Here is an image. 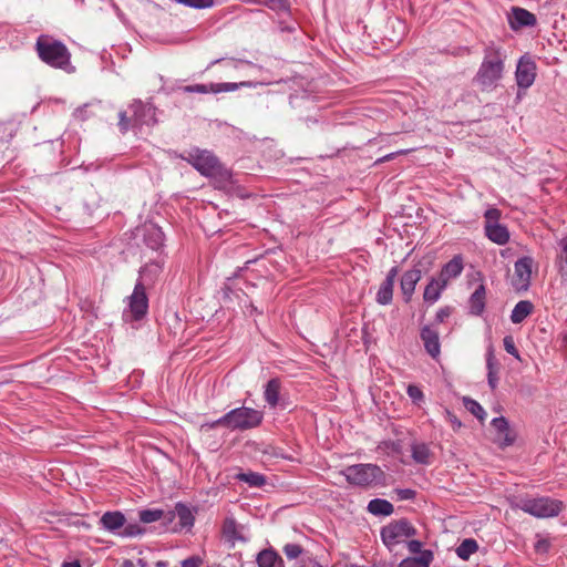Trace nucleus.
<instances>
[{"label":"nucleus","instance_id":"nucleus-39","mask_svg":"<svg viewBox=\"0 0 567 567\" xmlns=\"http://www.w3.org/2000/svg\"><path fill=\"white\" fill-rule=\"evenodd\" d=\"M406 392L413 403L420 404L424 401V394L419 386L410 384L406 389Z\"/></svg>","mask_w":567,"mask_h":567},{"label":"nucleus","instance_id":"nucleus-4","mask_svg":"<svg viewBox=\"0 0 567 567\" xmlns=\"http://www.w3.org/2000/svg\"><path fill=\"white\" fill-rule=\"evenodd\" d=\"M262 419L264 413L261 411L241 406L229 411L214 422L203 424L202 427L215 429L217 426H224L231 431H246L259 426Z\"/></svg>","mask_w":567,"mask_h":567},{"label":"nucleus","instance_id":"nucleus-27","mask_svg":"<svg viewBox=\"0 0 567 567\" xmlns=\"http://www.w3.org/2000/svg\"><path fill=\"white\" fill-rule=\"evenodd\" d=\"M534 306L529 300L518 301L511 313V320L513 323L523 322L532 312Z\"/></svg>","mask_w":567,"mask_h":567},{"label":"nucleus","instance_id":"nucleus-10","mask_svg":"<svg viewBox=\"0 0 567 567\" xmlns=\"http://www.w3.org/2000/svg\"><path fill=\"white\" fill-rule=\"evenodd\" d=\"M148 310V298L143 281L138 280L130 297H127V308L123 311L125 320L138 321L143 319Z\"/></svg>","mask_w":567,"mask_h":567},{"label":"nucleus","instance_id":"nucleus-46","mask_svg":"<svg viewBox=\"0 0 567 567\" xmlns=\"http://www.w3.org/2000/svg\"><path fill=\"white\" fill-rule=\"evenodd\" d=\"M451 315V308L450 307H444V308H441L437 310L436 315H435V321L437 323H442L444 322V320L446 318H449Z\"/></svg>","mask_w":567,"mask_h":567},{"label":"nucleus","instance_id":"nucleus-9","mask_svg":"<svg viewBox=\"0 0 567 567\" xmlns=\"http://www.w3.org/2000/svg\"><path fill=\"white\" fill-rule=\"evenodd\" d=\"M519 508L537 518H548L555 517L561 512L563 503L547 496L533 497L522 499Z\"/></svg>","mask_w":567,"mask_h":567},{"label":"nucleus","instance_id":"nucleus-13","mask_svg":"<svg viewBox=\"0 0 567 567\" xmlns=\"http://www.w3.org/2000/svg\"><path fill=\"white\" fill-rule=\"evenodd\" d=\"M249 85L250 84L248 82L194 84V85L184 86L183 91L188 92V93H199V94H207V93L217 94V93H221V92H233V91H236L240 86H249Z\"/></svg>","mask_w":567,"mask_h":567},{"label":"nucleus","instance_id":"nucleus-31","mask_svg":"<svg viewBox=\"0 0 567 567\" xmlns=\"http://www.w3.org/2000/svg\"><path fill=\"white\" fill-rule=\"evenodd\" d=\"M478 549V544L475 539L473 538H466L464 539L456 548V555L462 559V560H467L471 555H473L474 553H476Z\"/></svg>","mask_w":567,"mask_h":567},{"label":"nucleus","instance_id":"nucleus-11","mask_svg":"<svg viewBox=\"0 0 567 567\" xmlns=\"http://www.w3.org/2000/svg\"><path fill=\"white\" fill-rule=\"evenodd\" d=\"M534 259L524 256L514 264V275L511 280L513 289L517 292L526 291L530 286Z\"/></svg>","mask_w":567,"mask_h":567},{"label":"nucleus","instance_id":"nucleus-40","mask_svg":"<svg viewBox=\"0 0 567 567\" xmlns=\"http://www.w3.org/2000/svg\"><path fill=\"white\" fill-rule=\"evenodd\" d=\"M159 271L161 267L158 264H147L140 271L141 280L145 279L147 276H157Z\"/></svg>","mask_w":567,"mask_h":567},{"label":"nucleus","instance_id":"nucleus-49","mask_svg":"<svg viewBox=\"0 0 567 567\" xmlns=\"http://www.w3.org/2000/svg\"><path fill=\"white\" fill-rule=\"evenodd\" d=\"M399 274V268L396 266L392 267L388 274H386V277L384 279V281H388V282H391L394 285V281H395V278Z\"/></svg>","mask_w":567,"mask_h":567},{"label":"nucleus","instance_id":"nucleus-28","mask_svg":"<svg viewBox=\"0 0 567 567\" xmlns=\"http://www.w3.org/2000/svg\"><path fill=\"white\" fill-rule=\"evenodd\" d=\"M492 425L497 431L498 434L503 435L502 444L508 446L514 443L515 436L512 435L508 422L504 416L494 417L492 420Z\"/></svg>","mask_w":567,"mask_h":567},{"label":"nucleus","instance_id":"nucleus-25","mask_svg":"<svg viewBox=\"0 0 567 567\" xmlns=\"http://www.w3.org/2000/svg\"><path fill=\"white\" fill-rule=\"evenodd\" d=\"M144 240L150 248H152L153 250H157L159 247L163 246L164 234L161 230V228L151 225L150 227L145 228Z\"/></svg>","mask_w":567,"mask_h":567},{"label":"nucleus","instance_id":"nucleus-6","mask_svg":"<svg viewBox=\"0 0 567 567\" xmlns=\"http://www.w3.org/2000/svg\"><path fill=\"white\" fill-rule=\"evenodd\" d=\"M342 474L349 484L359 487H370L383 484L385 481V473L383 470L379 465L371 463L347 466L342 471Z\"/></svg>","mask_w":567,"mask_h":567},{"label":"nucleus","instance_id":"nucleus-14","mask_svg":"<svg viewBox=\"0 0 567 567\" xmlns=\"http://www.w3.org/2000/svg\"><path fill=\"white\" fill-rule=\"evenodd\" d=\"M507 19L511 29L514 31L532 28L537 23L536 16L520 7H513L507 14Z\"/></svg>","mask_w":567,"mask_h":567},{"label":"nucleus","instance_id":"nucleus-23","mask_svg":"<svg viewBox=\"0 0 567 567\" xmlns=\"http://www.w3.org/2000/svg\"><path fill=\"white\" fill-rule=\"evenodd\" d=\"M446 285L440 278H432L424 289L423 299L425 302L434 303L440 297L441 292L445 289Z\"/></svg>","mask_w":567,"mask_h":567},{"label":"nucleus","instance_id":"nucleus-21","mask_svg":"<svg viewBox=\"0 0 567 567\" xmlns=\"http://www.w3.org/2000/svg\"><path fill=\"white\" fill-rule=\"evenodd\" d=\"M434 559V554L432 550L426 549L421 553L419 556L406 557L402 559L398 567H430Z\"/></svg>","mask_w":567,"mask_h":567},{"label":"nucleus","instance_id":"nucleus-20","mask_svg":"<svg viewBox=\"0 0 567 567\" xmlns=\"http://www.w3.org/2000/svg\"><path fill=\"white\" fill-rule=\"evenodd\" d=\"M485 235L486 237L497 244V245H505L509 240V231L506 226L501 224H491L485 225Z\"/></svg>","mask_w":567,"mask_h":567},{"label":"nucleus","instance_id":"nucleus-36","mask_svg":"<svg viewBox=\"0 0 567 567\" xmlns=\"http://www.w3.org/2000/svg\"><path fill=\"white\" fill-rule=\"evenodd\" d=\"M224 534L230 539H243L237 533V523L234 518L225 519Z\"/></svg>","mask_w":567,"mask_h":567},{"label":"nucleus","instance_id":"nucleus-3","mask_svg":"<svg viewBox=\"0 0 567 567\" xmlns=\"http://www.w3.org/2000/svg\"><path fill=\"white\" fill-rule=\"evenodd\" d=\"M155 107L151 103L134 100L126 111L118 113V128L122 134L130 130H141L143 126H153L157 123Z\"/></svg>","mask_w":567,"mask_h":567},{"label":"nucleus","instance_id":"nucleus-19","mask_svg":"<svg viewBox=\"0 0 567 567\" xmlns=\"http://www.w3.org/2000/svg\"><path fill=\"white\" fill-rule=\"evenodd\" d=\"M281 381L279 378L270 379L264 390V398L267 404L275 409L280 404Z\"/></svg>","mask_w":567,"mask_h":567},{"label":"nucleus","instance_id":"nucleus-52","mask_svg":"<svg viewBox=\"0 0 567 567\" xmlns=\"http://www.w3.org/2000/svg\"><path fill=\"white\" fill-rule=\"evenodd\" d=\"M61 567H82L79 560L64 561Z\"/></svg>","mask_w":567,"mask_h":567},{"label":"nucleus","instance_id":"nucleus-42","mask_svg":"<svg viewBox=\"0 0 567 567\" xmlns=\"http://www.w3.org/2000/svg\"><path fill=\"white\" fill-rule=\"evenodd\" d=\"M501 212L497 208H489L485 212V225L499 224Z\"/></svg>","mask_w":567,"mask_h":567},{"label":"nucleus","instance_id":"nucleus-18","mask_svg":"<svg viewBox=\"0 0 567 567\" xmlns=\"http://www.w3.org/2000/svg\"><path fill=\"white\" fill-rule=\"evenodd\" d=\"M463 271V259L461 256H454L447 264L443 266L439 278L443 281V285L449 284L453 278L458 277Z\"/></svg>","mask_w":567,"mask_h":567},{"label":"nucleus","instance_id":"nucleus-30","mask_svg":"<svg viewBox=\"0 0 567 567\" xmlns=\"http://www.w3.org/2000/svg\"><path fill=\"white\" fill-rule=\"evenodd\" d=\"M556 266L563 280H567V239L559 241V252L556 256Z\"/></svg>","mask_w":567,"mask_h":567},{"label":"nucleus","instance_id":"nucleus-47","mask_svg":"<svg viewBox=\"0 0 567 567\" xmlns=\"http://www.w3.org/2000/svg\"><path fill=\"white\" fill-rule=\"evenodd\" d=\"M487 382L492 390L498 385V371H487Z\"/></svg>","mask_w":567,"mask_h":567},{"label":"nucleus","instance_id":"nucleus-26","mask_svg":"<svg viewBox=\"0 0 567 567\" xmlns=\"http://www.w3.org/2000/svg\"><path fill=\"white\" fill-rule=\"evenodd\" d=\"M368 511L375 516H390L394 512V507L386 499L373 498L368 504Z\"/></svg>","mask_w":567,"mask_h":567},{"label":"nucleus","instance_id":"nucleus-56","mask_svg":"<svg viewBox=\"0 0 567 567\" xmlns=\"http://www.w3.org/2000/svg\"><path fill=\"white\" fill-rule=\"evenodd\" d=\"M219 61H220L219 59H218V60H215V61H213V62H212V64H216V63H218Z\"/></svg>","mask_w":567,"mask_h":567},{"label":"nucleus","instance_id":"nucleus-15","mask_svg":"<svg viewBox=\"0 0 567 567\" xmlns=\"http://www.w3.org/2000/svg\"><path fill=\"white\" fill-rule=\"evenodd\" d=\"M422 278V270L419 267H413L412 269L405 271L402 275L401 281H400V288L402 291V295L404 297L405 302L411 301L412 296L415 291V287L417 282Z\"/></svg>","mask_w":567,"mask_h":567},{"label":"nucleus","instance_id":"nucleus-5","mask_svg":"<svg viewBox=\"0 0 567 567\" xmlns=\"http://www.w3.org/2000/svg\"><path fill=\"white\" fill-rule=\"evenodd\" d=\"M35 51L41 61L52 68L65 69L70 64L71 53L66 45L48 34L37 39Z\"/></svg>","mask_w":567,"mask_h":567},{"label":"nucleus","instance_id":"nucleus-35","mask_svg":"<svg viewBox=\"0 0 567 567\" xmlns=\"http://www.w3.org/2000/svg\"><path fill=\"white\" fill-rule=\"evenodd\" d=\"M463 403L466 410L470 411L473 415H475L478 420H484L486 415L485 410L477 401L471 398H464Z\"/></svg>","mask_w":567,"mask_h":567},{"label":"nucleus","instance_id":"nucleus-2","mask_svg":"<svg viewBox=\"0 0 567 567\" xmlns=\"http://www.w3.org/2000/svg\"><path fill=\"white\" fill-rule=\"evenodd\" d=\"M505 54L499 47L489 43L484 49V59L477 71L476 81L484 90H491L502 79Z\"/></svg>","mask_w":567,"mask_h":567},{"label":"nucleus","instance_id":"nucleus-34","mask_svg":"<svg viewBox=\"0 0 567 567\" xmlns=\"http://www.w3.org/2000/svg\"><path fill=\"white\" fill-rule=\"evenodd\" d=\"M140 520L144 524H150L157 522L159 519L167 520V515H165L162 509H143L138 514Z\"/></svg>","mask_w":567,"mask_h":567},{"label":"nucleus","instance_id":"nucleus-37","mask_svg":"<svg viewBox=\"0 0 567 567\" xmlns=\"http://www.w3.org/2000/svg\"><path fill=\"white\" fill-rule=\"evenodd\" d=\"M288 559H296L302 553V547L299 544H286L282 548Z\"/></svg>","mask_w":567,"mask_h":567},{"label":"nucleus","instance_id":"nucleus-1","mask_svg":"<svg viewBox=\"0 0 567 567\" xmlns=\"http://www.w3.org/2000/svg\"><path fill=\"white\" fill-rule=\"evenodd\" d=\"M181 158L189 163L203 176L218 177L223 182H229L231 178L230 172L208 150L193 147L185 151Z\"/></svg>","mask_w":567,"mask_h":567},{"label":"nucleus","instance_id":"nucleus-16","mask_svg":"<svg viewBox=\"0 0 567 567\" xmlns=\"http://www.w3.org/2000/svg\"><path fill=\"white\" fill-rule=\"evenodd\" d=\"M421 340L423 341L425 351L432 357L436 358L441 353V344L439 332L431 326H424L420 333Z\"/></svg>","mask_w":567,"mask_h":567},{"label":"nucleus","instance_id":"nucleus-43","mask_svg":"<svg viewBox=\"0 0 567 567\" xmlns=\"http://www.w3.org/2000/svg\"><path fill=\"white\" fill-rule=\"evenodd\" d=\"M394 493L396 494L399 501L414 499L416 495V492L411 488H395Z\"/></svg>","mask_w":567,"mask_h":567},{"label":"nucleus","instance_id":"nucleus-50","mask_svg":"<svg viewBox=\"0 0 567 567\" xmlns=\"http://www.w3.org/2000/svg\"><path fill=\"white\" fill-rule=\"evenodd\" d=\"M535 547L537 551L544 553L549 548V543L546 539H540L536 543Z\"/></svg>","mask_w":567,"mask_h":567},{"label":"nucleus","instance_id":"nucleus-51","mask_svg":"<svg viewBox=\"0 0 567 567\" xmlns=\"http://www.w3.org/2000/svg\"><path fill=\"white\" fill-rule=\"evenodd\" d=\"M447 419L452 423L454 429H460L462 423L457 420L455 415H453L451 412L447 411Z\"/></svg>","mask_w":567,"mask_h":567},{"label":"nucleus","instance_id":"nucleus-29","mask_svg":"<svg viewBox=\"0 0 567 567\" xmlns=\"http://www.w3.org/2000/svg\"><path fill=\"white\" fill-rule=\"evenodd\" d=\"M411 452L415 463L423 465L431 463L432 453L425 443H414L411 447Z\"/></svg>","mask_w":567,"mask_h":567},{"label":"nucleus","instance_id":"nucleus-38","mask_svg":"<svg viewBox=\"0 0 567 567\" xmlns=\"http://www.w3.org/2000/svg\"><path fill=\"white\" fill-rule=\"evenodd\" d=\"M486 368L487 371H499V362L494 354L492 346L488 347L486 352Z\"/></svg>","mask_w":567,"mask_h":567},{"label":"nucleus","instance_id":"nucleus-17","mask_svg":"<svg viewBox=\"0 0 567 567\" xmlns=\"http://www.w3.org/2000/svg\"><path fill=\"white\" fill-rule=\"evenodd\" d=\"M175 517L178 518L181 528L190 529L194 526L195 517L193 512L187 505L183 503H177L175 505V509L167 513V520L171 522Z\"/></svg>","mask_w":567,"mask_h":567},{"label":"nucleus","instance_id":"nucleus-22","mask_svg":"<svg viewBox=\"0 0 567 567\" xmlns=\"http://www.w3.org/2000/svg\"><path fill=\"white\" fill-rule=\"evenodd\" d=\"M486 291L484 285H480L468 300L470 312L480 316L485 309Z\"/></svg>","mask_w":567,"mask_h":567},{"label":"nucleus","instance_id":"nucleus-44","mask_svg":"<svg viewBox=\"0 0 567 567\" xmlns=\"http://www.w3.org/2000/svg\"><path fill=\"white\" fill-rule=\"evenodd\" d=\"M405 544H406V548H408V550L410 551V554H413V555L419 556V555H421V553L424 550V549H422L423 544H422V542H420V540H416V539H410V538H409V539L405 542Z\"/></svg>","mask_w":567,"mask_h":567},{"label":"nucleus","instance_id":"nucleus-12","mask_svg":"<svg viewBox=\"0 0 567 567\" xmlns=\"http://www.w3.org/2000/svg\"><path fill=\"white\" fill-rule=\"evenodd\" d=\"M516 83L522 89H528L533 85L536 78V64L528 55H523L515 72Z\"/></svg>","mask_w":567,"mask_h":567},{"label":"nucleus","instance_id":"nucleus-8","mask_svg":"<svg viewBox=\"0 0 567 567\" xmlns=\"http://www.w3.org/2000/svg\"><path fill=\"white\" fill-rule=\"evenodd\" d=\"M415 535L416 528L406 518L392 520L380 532L381 539L390 551Z\"/></svg>","mask_w":567,"mask_h":567},{"label":"nucleus","instance_id":"nucleus-53","mask_svg":"<svg viewBox=\"0 0 567 567\" xmlns=\"http://www.w3.org/2000/svg\"><path fill=\"white\" fill-rule=\"evenodd\" d=\"M137 565H138L140 567H148L147 561H146V560H144V559H142V558H140V559L137 560Z\"/></svg>","mask_w":567,"mask_h":567},{"label":"nucleus","instance_id":"nucleus-57","mask_svg":"<svg viewBox=\"0 0 567 567\" xmlns=\"http://www.w3.org/2000/svg\"><path fill=\"white\" fill-rule=\"evenodd\" d=\"M315 567H322V566H321V565H317V566H315Z\"/></svg>","mask_w":567,"mask_h":567},{"label":"nucleus","instance_id":"nucleus-41","mask_svg":"<svg viewBox=\"0 0 567 567\" xmlns=\"http://www.w3.org/2000/svg\"><path fill=\"white\" fill-rule=\"evenodd\" d=\"M503 343H504V349L506 350V352L514 355L517 360H520V355L518 353V350L516 349V346H515V342H514V339L512 336H506L503 340Z\"/></svg>","mask_w":567,"mask_h":567},{"label":"nucleus","instance_id":"nucleus-45","mask_svg":"<svg viewBox=\"0 0 567 567\" xmlns=\"http://www.w3.org/2000/svg\"><path fill=\"white\" fill-rule=\"evenodd\" d=\"M203 559L199 556H190L182 561V567H200Z\"/></svg>","mask_w":567,"mask_h":567},{"label":"nucleus","instance_id":"nucleus-24","mask_svg":"<svg viewBox=\"0 0 567 567\" xmlns=\"http://www.w3.org/2000/svg\"><path fill=\"white\" fill-rule=\"evenodd\" d=\"M259 567H282V558L274 549H264L257 555Z\"/></svg>","mask_w":567,"mask_h":567},{"label":"nucleus","instance_id":"nucleus-33","mask_svg":"<svg viewBox=\"0 0 567 567\" xmlns=\"http://www.w3.org/2000/svg\"><path fill=\"white\" fill-rule=\"evenodd\" d=\"M393 286L394 285L391 282L382 281L377 293L378 303L383 306L391 303L393 298Z\"/></svg>","mask_w":567,"mask_h":567},{"label":"nucleus","instance_id":"nucleus-32","mask_svg":"<svg viewBox=\"0 0 567 567\" xmlns=\"http://www.w3.org/2000/svg\"><path fill=\"white\" fill-rule=\"evenodd\" d=\"M236 478L247 483L250 487H261L266 484V477L257 472L238 473Z\"/></svg>","mask_w":567,"mask_h":567},{"label":"nucleus","instance_id":"nucleus-54","mask_svg":"<svg viewBox=\"0 0 567 567\" xmlns=\"http://www.w3.org/2000/svg\"><path fill=\"white\" fill-rule=\"evenodd\" d=\"M122 567H134V564H133L132 560L126 559V560L123 561Z\"/></svg>","mask_w":567,"mask_h":567},{"label":"nucleus","instance_id":"nucleus-48","mask_svg":"<svg viewBox=\"0 0 567 567\" xmlns=\"http://www.w3.org/2000/svg\"><path fill=\"white\" fill-rule=\"evenodd\" d=\"M409 151L406 150H401V151H398V152H394V153H390L379 159L375 161V164H381V163H384V162H389V161H392L398 155L400 154H406Z\"/></svg>","mask_w":567,"mask_h":567},{"label":"nucleus","instance_id":"nucleus-7","mask_svg":"<svg viewBox=\"0 0 567 567\" xmlns=\"http://www.w3.org/2000/svg\"><path fill=\"white\" fill-rule=\"evenodd\" d=\"M99 524L104 530L121 537H135L145 533V528L140 524H127L125 515L120 511L105 512Z\"/></svg>","mask_w":567,"mask_h":567},{"label":"nucleus","instance_id":"nucleus-55","mask_svg":"<svg viewBox=\"0 0 567 567\" xmlns=\"http://www.w3.org/2000/svg\"><path fill=\"white\" fill-rule=\"evenodd\" d=\"M156 567H167V563H166V561H164V560H158V561L156 563Z\"/></svg>","mask_w":567,"mask_h":567}]
</instances>
